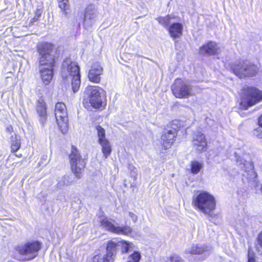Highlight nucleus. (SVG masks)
<instances>
[{"instance_id": "obj_1", "label": "nucleus", "mask_w": 262, "mask_h": 262, "mask_svg": "<svg viewBox=\"0 0 262 262\" xmlns=\"http://www.w3.org/2000/svg\"><path fill=\"white\" fill-rule=\"evenodd\" d=\"M36 51L38 55L37 62L40 78L45 85H49L53 79L56 64L57 49L53 43L42 41L37 44Z\"/></svg>"}, {"instance_id": "obj_2", "label": "nucleus", "mask_w": 262, "mask_h": 262, "mask_svg": "<svg viewBox=\"0 0 262 262\" xmlns=\"http://www.w3.org/2000/svg\"><path fill=\"white\" fill-rule=\"evenodd\" d=\"M84 93L87 98H84L82 104L84 108L90 106L96 110H103L106 105V92L102 88L97 85H88Z\"/></svg>"}, {"instance_id": "obj_3", "label": "nucleus", "mask_w": 262, "mask_h": 262, "mask_svg": "<svg viewBox=\"0 0 262 262\" xmlns=\"http://www.w3.org/2000/svg\"><path fill=\"white\" fill-rule=\"evenodd\" d=\"M192 205L196 210L209 215L215 209L216 201L209 192L202 190L192 197Z\"/></svg>"}, {"instance_id": "obj_4", "label": "nucleus", "mask_w": 262, "mask_h": 262, "mask_svg": "<svg viewBox=\"0 0 262 262\" xmlns=\"http://www.w3.org/2000/svg\"><path fill=\"white\" fill-rule=\"evenodd\" d=\"M261 101L262 90L251 85H246L241 89L239 103L241 110H248Z\"/></svg>"}, {"instance_id": "obj_5", "label": "nucleus", "mask_w": 262, "mask_h": 262, "mask_svg": "<svg viewBox=\"0 0 262 262\" xmlns=\"http://www.w3.org/2000/svg\"><path fill=\"white\" fill-rule=\"evenodd\" d=\"M181 121L173 120L164 127L161 136V145L164 150L170 148L177 140L178 132L181 129Z\"/></svg>"}, {"instance_id": "obj_6", "label": "nucleus", "mask_w": 262, "mask_h": 262, "mask_svg": "<svg viewBox=\"0 0 262 262\" xmlns=\"http://www.w3.org/2000/svg\"><path fill=\"white\" fill-rule=\"evenodd\" d=\"M230 69L241 79L255 76L259 71L257 65L247 59L239 60L232 63Z\"/></svg>"}, {"instance_id": "obj_7", "label": "nucleus", "mask_w": 262, "mask_h": 262, "mask_svg": "<svg viewBox=\"0 0 262 262\" xmlns=\"http://www.w3.org/2000/svg\"><path fill=\"white\" fill-rule=\"evenodd\" d=\"M68 157L72 172L76 178H81L86 166L87 159L82 158L78 149L73 145Z\"/></svg>"}, {"instance_id": "obj_8", "label": "nucleus", "mask_w": 262, "mask_h": 262, "mask_svg": "<svg viewBox=\"0 0 262 262\" xmlns=\"http://www.w3.org/2000/svg\"><path fill=\"white\" fill-rule=\"evenodd\" d=\"M42 247V243L38 241H28L24 244L15 247L16 254L24 256L25 260H31L35 258Z\"/></svg>"}, {"instance_id": "obj_9", "label": "nucleus", "mask_w": 262, "mask_h": 262, "mask_svg": "<svg viewBox=\"0 0 262 262\" xmlns=\"http://www.w3.org/2000/svg\"><path fill=\"white\" fill-rule=\"evenodd\" d=\"M170 90L176 98L186 99L194 95L191 85L181 78L174 79L170 86Z\"/></svg>"}, {"instance_id": "obj_10", "label": "nucleus", "mask_w": 262, "mask_h": 262, "mask_svg": "<svg viewBox=\"0 0 262 262\" xmlns=\"http://www.w3.org/2000/svg\"><path fill=\"white\" fill-rule=\"evenodd\" d=\"M62 69H65L72 77V89L74 93L77 92L81 84L80 68L78 63L74 61H65Z\"/></svg>"}, {"instance_id": "obj_11", "label": "nucleus", "mask_w": 262, "mask_h": 262, "mask_svg": "<svg viewBox=\"0 0 262 262\" xmlns=\"http://www.w3.org/2000/svg\"><path fill=\"white\" fill-rule=\"evenodd\" d=\"M118 243L112 240L108 241L105 248L106 253L102 256L100 253L94 255L92 258V262H114Z\"/></svg>"}, {"instance_id": "obj_12", "label": "nucleus", "mask_w": 262, "mask_h": 262, "mask_svg": "<svg viewBox=\"0 0 262 262\" xmlns=\"http://www.w3.org/2000/svg\"><path fill=\"white\" fill-rule=\"evenodd\" d=\"M54 113L59 129L62 133H65L68 129V117L66 104L62 102L56 103Z\"/></svg>"}, {"instance_id": "obj_13", "label": "nucleus", "mask_w": 262, "mask_h": 262, "mask_svg": "<svg viewBox=\"0 0 262 262\" xmlns=\"http://www.w3.org/2000/svg\"><path fill=\"white\" fill-rule=\"evenodd\" d=\"M103 73V69L98 62L92 64L88 73L89 80L94 83H99L101 80V75Z\"/></svg>"}, {"instance_id": "obj_14", "label": "nucleus", "mask_w": 262, "mask_h": 262, "mask_svg": "<svg viewBox=\"0 0 262 262\" xmlns=\"http://www.w3.org/2000/svg\"><path fill=\"white\" fill-rule=\"evenodd\" d=\"M192 141L193 146L199 152H202L206 150L207 141L205 135L201 132H197L194 134Z\"/></svg>"}, {"instance_id": "obj_15", "label": "nucleus", "mask_w": 262, "mask_h": 262, "mask_svg": "<svg viewBox=\"0 0 262 262\" xmlns=\"http://www.w3.org/2000/svg\"><path fill=\"white\" fill-rule=\"evenodd\" d=\"M199 53L203 55H217L220 53V49L217 43L209 41L200 47Z\"/></svg>"}, {"instance_id": "obj_16", "label": "nucleus", "mask_w": 262, "mask_h": 262, "mask_svg": "<svg viewBox=\"0 0 262 262\" xmlns=\"http://www.w3.org/2000/svg\"><path fill=\"white\" fill-rule=\"evenodd\" d=\"M169 35L173 40L180 38L183 34V24L179 22L171 24L167 29Z\"/></svg>"}, {"instance_id": "obj_17", "label": "nucleus", "mask_w": 262, "mask_h": 262, "mask_svg": "<svg viewBox=\"0 0 262 262\" xmlns=\"http://www.w3.org/2000/svg\"><path fill=\"white\" fill-rule=\"evenodd\" d=\"M36 110L39 116V121L43 125L47 120V113L46 103L42 98H40L37 100Z\"/></svg>"}, {"instance_id": "obj_18", "label": "nucleus", "mask_w": 262, "mask_h": 262, "mask_svg": "<svg viewBox=\"0 0 262 262\" xmlns=\"http://www.w3.org/2000/svg\"><path fill=\"white\" fill-rule=\"evenodd\" d=\"M100 226L105 230L114 233L116 226L112 222L111 220L107 217H104L99 221Z\"/></svg>"}, {"instance_id": "obj_19", "label": "nucleus", "mask_w": 262, "mask_h": 262, "mask_svg": "<svg viewBox=\"0 0 262 262\" xmlns=\"http://www.w3.org/2000/svg\"><path fill=\"white\" fill-rule=\"evenodd\" d=\"M11 140V152L14 154L18 151L21 147V142L19 136L17 134H14L10 137Z\"/></svg>"}, {"instance_id": "obj_20", "label": "nucleus", "mask_w": 262, "mask_h": 262, "mask_svg": "<svg viewBox=\"0 0 262 262\" xmlns=\"http://www.w3.org/2000/svg\"><path fill=\"white\" fill-rule=\"evenodd\" d=\"M207 251L208 249L207 246L194 245H192L186 253L191 255H200L204 253Z\"/></svg>"}, {"instance_id": "obj_21", "label": "nucleus", "mask_w": 262, "mask_h": 262, "mask_svg": "<svg viewBox=\"0 0 262 262\" xmlns=\"http://www.w3.org/2000/svg\"><path fill=\"white\" fill-rule=\"evenodd\" d=\"M204 164L203 162L192 160L190 163V172L192 174H197L202 170Z\"/></svg>"}, {"instance_id": "obj_22", "label": "nucleus", "mask_w": 262, "mask_h": 262, "mask_svg": "<svg viewBox=\"0 0 262 262\" xmlns=\"http://www.w3.org/2000/svg\"><path fill=\"white\" fill-rule=\"evenodd\" d=\"M101 146V151L104 158H108L111 154L112 149L110 141L108 140L98 142Z\"/></svg>"}, {"instance_id": "obj_23", "label": "nucleus", "mask_w": 262, "mask_h": 262, "mask_svg": "<svg viewBox=\"0 0 262 262\" xmlns=\"http://www.w3.org/2000/svg\"><path fill=\"white\" fill-rule=\"evenodd\" d=\"M58 6L64 15H68L71 12L69 0H57Z\"/></svg>"}, {"instance_id": "obj_24", "label": "nucleus", "mask_w": 262, "mask_h": 262, "mask_svg": "<svg viewBox=\"0 0 262 262\" xmlns=\"http://www.w3.org/2000/svg\"><path fill=\"white\" fill-rule=\"evenodd\" d=\"M132 232L133 230L130 226L125 225L123 226H116L114 234L128 235L132 234Z\"/></svg>"}, {"instance_id": "obj_25", "label": "nucleus", "mask_w": 262, "mask_h": 262, "mask_svg": "<svg viewBox=\"0 0 262 262\" xmlns=\"http://www.w3.org/2000/svg\"><path fill=\"white\" fill-rule=\"evenodd\" d=\"M171 19V17L169 15H167L164 16H159L156 18L158 22L166 29H167V28L170 25Z\"/></svg>"}, {"instance_id": "obj_26", "label": "nucleus", "mask_w": 262, "mask_h": 262, "mask_svg": "<svg viewBox=\"0 0 262 262\" xmlns=\"http://www.w3.org/2000/svg\"><path fill=\"white\" fill-rule=\"evenodd\" d=\"M258 124L260 127L254 129L253 134L255 137L262 141V115L258 119Z\"/></svg>"}, {"instance_id": "obj_27", "label": "nucleus", "mask_w": 262, "mask_h": 262, "mask_svg": "<svg viewBox=\"0 0 262 262\" xmlns=\"http://www.w3.org/2000/svg\"><path fill=\"white\" fill-rule=\"evenodd\" d=\"M96 129L97 131L98 142L107 140L106 138L105 130L100 125H97L96 126Z\"/></svg>"}, {"instance_id": "obj_28", "label": "nucleus", "mask_w": 262, "mask_h": 262, "mask_svg": "<svg viewBox=\"0 0 262 262\" xmlns=\"http://www.w3.org/2000/svg\"><path fill=\"white\" fill-rule=\"evenodd\" d=\"M42 7H37L34 11V17L30 20V23L33 24L38 21L42 13Z\"/></svg>"}, {"instance_id": "obj_29", "label": "nucleus", "mask_w": 262, "mask_h": 262, "mask_svg": "<svg viewBox=\"0 0 262 262\" xmlns=\"http://www.w3.org/2000/svg\"><path fill=\"white\" fill-rule=\"evenodd\" d=\"M121 246V251L122 253H126L129 251L130 243L124 240H121L119 242Z\"/></svg>"}, {"instance_id": "obj_30", "label": "nucleus", "mask_w": 262, "mask_h": 262, "mask_svg": "<svg viewBox=\"0 0 262 262\" xmlns=\"http://www.w3.org/2000/svg\"><path fill=\"white\" fill-rule=\"evenodd\" d=\"M129 258L132 262H139L141 256L139 252L135 251L129 255Z\"/></svg>"}, {"instance_id": "obj_31", "label": "nucleus", "mask_w": 262, "mask_h": 262, "mask_svg": "<svg viewBox=\"0 0 262 262\" xmlns=\"http://www.w3.org/2000/svg\"><path fill=\"white\" fill-rule=\"evenodd\" d=\"M256 248L258 251L259 250V248L262 249V230L259 232L256 237ZM260 255L262 256V252Z\"/></svg>"}, {"instance_id": "obj_32", "label": "nucleus", "mask_w": 262, "mask_h": 262, "mask_svg": "<svg viewBox=\"0 0 262 262\" xmlns=\"http://www.w3.org/2000/svg\"><path fill=\"white\" fill-rule=\"evenodd\" d=\"M248 261L247 262H256L255 254L251 248H249L248 251Z\"/></svg>"}, {"instance_id": "obj_33", "label": "nucleus", "mask_w": 262, "mask_h": 262, "mask_svg": "<svg viewBox=\"0 0 262 262\" xmlns=\"http://www.w3.org/2000/svg\"><path fill=\"white\" fill-rule=\"evenodd\" d=\"M170 262H183L182 258L177 255L171 256L169 257Z\"/></svg>"}, {"instance_id": "obj_34", "label": "nucleus", "mask_w": 262, "mask_h": 262, "mask_svg": "<svg viewBox=\"0 0 262 262\" xmlns=\"http://www.w3.org/2000/svg\"><path fill=\"white\" fill-rule=\"evenodd\" d=\"M6 132L9 134H12L13 132V127L12 125H9L6 128Z\"/></svg>"}, {"instance_id": "obj_35", "label": "nucleus", "mask_w": 262, "mask_h": 262, "mask_svg": "<svg viewBox=\"0 0 262 262\" xmlns=\"http://www.w3.org/2000/svg\"><path fill=\"white\" fill-rule=\"evenodd\" d=\"M129 215L130 217L134 218L135 221H136L137 219V217L135 215V214L133 212H129Z\"/></svg>"}, {"instance_id": "obj_36", "label": "nucleus", "mask_w": 262, "mask_h": 262, "mask_svg": "<svg viewBox=\"0 0 262 262\" xmlns=\"http://www.w3.org/2000/svg\"><path fill=\"white\" fill-rule=\"evenodd\" d=\"M13 154L15 157L18 158H20L23 157V155L21 154H16V152H15Z\"/></svg>"}]
</instances>
